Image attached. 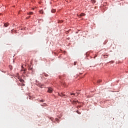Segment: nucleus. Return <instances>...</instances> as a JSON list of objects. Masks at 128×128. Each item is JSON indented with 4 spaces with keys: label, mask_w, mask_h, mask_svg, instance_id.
<instances>
[{
    "label": "nucleus",
    "mask_w": 128,
    "mask_h": 128,
    "mask_svg": "<svg viewBox=\"0 0 128 128\" xmlns=\"http://www.w3.org/2000/svg\"><path fill=\"white\" fill-rule=\"evenodd\" d=\"M48 93H52V88H50L48 90Z\"/></svg>",
    "instance_id": "nucleus-1"
},
{
    "label": "nucleus",
    "mask_w": 128,
    "mask_h": 128,
    "mask_svg": "<svg viewBox=\"0 0 128 128\" xmlns=\"http://www.w3.org/2000/svg\"><path fill=\"white\" fill-rule=\"evenodd\" d=\"M85 16V14L84 13H82L81 14H80V15L78 16V17H82Z\"/></svg>",
    "instance_id": "nucleus-2"
},
{
    "label": "nucleus",
    "mask_w": 128,
    "mask_h": 128,
    "mask_svg": "<svg viewBox=\"0 0 128 128\" xmlns=\"http://www.w3.org/2000/svg\"><path fill=\"white\" fill-rule=\"evenodd\" d=\"M21 72L22 74H25V69L24 68L22 69Z\"/></svg>",
    "instance_id": "nucleus-3"
},
{
    "label": "nucleus",
    "mask_w": 128,
    "mask_h": 128,
    "mask_svg": "<svg viewBox=\"0 0 128 128\" xmlns=\"http://www.w3.org/2000/svg\"><path fill=\"white\" fill-rule=\"evenodd\" d=\"M59 96H60L61 97H64V96H66V95H64V94L62 93L59 94Z\"/></svg>",
    "instance_id": "nucleus-4"
},
{
    "label": "nucleus",
    "mask_w": 128,
    "mask_h": 128,
    "mask_svg": "<svg viewBox=\"0 0 128 128\" xmlns=\"http://www.w3.org/2000/svg\"><path fill=\"white\" fill-rule=\"evenodd\" d=\"M9 26V24L8 23L4 24V27H8V26Z\"/></svg>",
    "instance_id": "nucleus-5"
},
{
    "label": "nucleus",
    "mask_w": 128,
    "mask_h": 128,
    "mask_svg": "<svg viewBox=\"0 0 128 128\" xmlns=\"http://www.w3.org/2000/svg\"><path fill=\"white\" fill-rule=\"evenodd\" d=\"M54 12H56V10H54V9L51 10V12L54 13Z\"/></svg>",
    "instance_id": "nucleus-6"
},
{
    "label": "nucleus",
    "mask_w": 128,
    "mask_h": 128,
    "mask_svg": "<svg viewBox=\"0 0 128 128\" xmlns=\"http://www.w3.org/2000/svg\"><path fill=\"white\" fill-rule=\"evenodd\" d=\"M28 15H32V12H29L28 13Z\"/></svg>",
    "instance_id": "nucleus-7"
},
{
    "label": "nucleus",
    "mask_w": 128,
    "mask_h": 128,
    "mask_svg": "<svg viewBox=\"0 0 128 128\" xmlns=\"http://www.w3.org/2000/svg\"><path fill=\"white\" fill-rule=\"evenodd\" d=\"M40 14H44V11L42 10H40Z\"/></svg>",
    "instance_id": "nucleus-8"
},
{
    "label": "nucleus",
    "mask_w": 128,
    "mask_h": 128,
    "mask_svg": "<svg viewBox=\"0 0 128 128\" xmlns=\"http://www.w3.org/2000/svg\"><path fill=\"white\" fill-rule=\"evenodd\" d=\"M42 74L44 75V76H48V74H45V73H44Z\"/></svg>",
    "instance_id": "nucleus-9"
},
{
    "label": "nucleus",
    "mask_w": 128,
    "mask_h": 128,
    "mask_svg": "<svg viewBox=\"0 0 128 128\" xmlns=\"http://www.w3.org/2000/svg\"><path fill=\"white\" fill-rule=\"evenodd\" d=\"M20 82H22V83L24 82V80H22V79H20Z\"/></svg>",
    "instance_id": "nucleus-10"
},
{
    "label": "nucleus",
    "mask_w": 128,
    "mask_h": 128,
    "mask_svg": "<svg viewBox=\"0 0 128 128\" xmlns=\"http://www.w3.org/2000/svg\"><path fill=\"white\" fill-rule=\"evenodd\" d=\"M100 82H102V80H98V81H97V83H98V84H100Z\"/></svg>",
    "instance_id": "nucleus-11"
},
{
    "label": "nucleus",
    "mask_w": 128,
    "mask_h": 128,
    "mask_svg": "<svg viewBox=\"0 0 128 128\" xmlns=\"http://www.w3.org/2000/svg\"><path fill=\"white\" fill-rule=\"evenodd\" d=\"M44 102V100H39V102Z\"/></svg>",
    "instance_id": "nucleus-12"
},
{
    "label": "nucleus",
    "mask_w": 128,
    "mask_h": 128,
    "mask_svg": "<svg viewBox=\"0 0 128 128\" xmlns=\"http://www.w3.org/2000/svg\"><path fill=\"white\" fill-rule=\"evenodd\" d=\"M71 96H74V93H71Z\"/></svg>",
    "instance_id": "nucleus-13"
},
{
    "label": "nucleus",
    "mask_w": 128,
    "mask_h": 128,
    "mask_svg": "<svg viewBox=\"0 0 128 128\" xmlns=\"http://www.w3.org/2000/svg\"><path fill=\"white\" fill-rule=\"evenodd\" d=\"M76 63H77V62H74V65L76 66Z\"/></svg>",
    "instance_id": "nucleus-14"
},
{
    "label": "nucleus",
    "mask_w": 128,
    "mask_h": 128,
    "mask_svg": "<svg viewBox=\"0 0 128 128\" xmlns=\"http://www.w3.org/2000/svg\"><path fill=\"white\" fill-rule=\"evenodd\" d=\"M96 2V1H94V0H93V2H92V3L93 4H94Z\"/></svg>",
    "instance_id": "nucleus-15"
},
{
    "label": "nucleus",
    "mask_w": 128,
    "mask_h": 128,
    "mask_svg": "<svg viewBox=\"0 0 128 128\" xmlns=\"http://www.w3.org/2000/svg\"><path fill=\"white\" fill-rule=\"evenodd\" d=\"M22 86H25V84H22Z\"/></svg>",
    "instance_id": "nucleus-16"
},
{
    "label": "nucleus",
    "mask_w": 128,
    "mask_h": 128,
    "mask_svg": "<svg viewBox=\"0 0 128 128\" xmlns=\"http://www.w3.org/2000/svg\"><path fill=\"white\" fill-rule=\"evenodd\" d=\"M28 18H30V16H28Z\"/></svg>",
    "instance_id": "nucleus-17"
},
{
    "label": "nucleus",
    "mask_w": 128,
    "mask_h": 128,
    "mask_svg": "<svg viewBox=\"0 0 128 128\" xmlns=\"http://www.w3.org/2000/svg\"><path fill=\"white\" fill-rule=\"evenodd\" d=\"M12 68H10V70H12Z\"/></svg>",
    "instance_id": "nucleus-18"
},
{
    "label": "nucleus",
    "mask_w": 128,
    "mask_h": 128,
    "mask_svg": "<svg viewBox=\"0 0 128 128\" xmlns=\"http://www.w3.org/2000/svg\"><path fill=\"white\" fill-rule=\"evenodd\" d=\"M41 106H44V105H41Z\"/></svg>",
    "instance_id": "nucleus-19"
},
{
    "label": "nucleus",
    "mask_w": 128,
    "mask_h": 128,
    "mask_svg": "<svg viewBox=\"0 0 128 128\" xmlns=\"http://www.w3.org/2000/svg\"><path fill=\"white\" fill-rule=\"evenodd\" d=\"M30 70H31V68H30Z\"/></svg>",
    "instance_id": "nucleus-20"
}]
</instances>
